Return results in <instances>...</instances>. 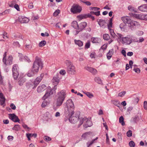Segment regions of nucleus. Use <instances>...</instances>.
Wrapping results in <instances>:
<instances>
[{
    "label": "nucleus",
    "instance_id": "nucleus-52",
    "mask_svg": "<svg viewBox=\"0 0 147 147\" xmlns=\"http://www.w3.org/2000/svg\"><path fill=\"white\" fill-rule=\"evenodd\" d=\"M16 1H13L11 3L9 4V6L10 7H13L14 6V5L16 4Z\"/></svg>",
    "mask_w": 147,
    "mask_h": 147
},
{
    "label": "nucleus",
    "instance_id": "nucleus-32",
    "mask_svg": "<svg viewBox=\"0 0 147 147\" xmlns=\"http://www.w3.org/2000/svg\"><path fill=\"white\" fill-rule=\"evenodd\" d=\"M88 18V17L87 14L80 15L77 16L78 18L80 20L86 18Z\"/></svg>",
    "mask_w": 147,
    "mask_h": 147
},
{
    "label": "nucleus",
    "instance_id": "nucleus-57",
    "mask_svg": "<svg viewBox=\"0 0 147 147\" xmlns=\"http://www.w3.org/2000/svg\"><path fill=\"white\" fill-rule=\"evenodd\" d=\"M90 42H88L87 43H86L85 45V49H87L89 48L90 46Z\"/></svg>",
    "mask_w": 147,
    "mask_h": 147
},
{
    "label": "nucleus",
    "instance_id": "nucleus-4",
    "mask_svg": "<svg viewBox=\"0 0 147 147\" xmlns=\"http://www.w3.org/2000/svg\"><path fill=\"white\" fill-rule=\"evenodd\" d=\"M42 78L41 76L38 77L35 80L34 83V87L32 86L33 85L31 84L30 83H28L27 84V87H28V86L32 88H36L41 81L42 80Z\"/></svg>",
    "mask_w": 147,
    "mask_h": 147
},
{
    "label": "nucleus",
    "instance_id": "nucleus-10",
    "mask_svg": "<svg viewBox=\"0 0 147 147\" xmlns=\"http://www.w3.org/2000/svg\"><path fill=\"white\" fill-rule=\"evenodd\" d=\"M18 20L21 23H26L28 22L29 20L27 17L20 16L18 18Z\"/></svg>",
    "mask_w": 147,
    "mask_h": 147
},
{
    "label": "nucleus",
    "instance_id": "nucleus-62",
    "mask_svg": "<svg viewBox=\"0 0 147 147\" xmlns=\"http://www.w3.org/2000/svg\"><path fill=\"white\" fill-rule=\"evenodd\" d=\"M14 7L18 11H20V8L19 5L17 4H15L14 5Z\"/></svg>",
    "mask_w": 147,
    "mask_h": 147
},
{
    "label": "nucleus",
    "instance_id": "nucleus-14",
    "mask_svg": "<svg viewBox=\"0 0 147 147\" xmlns=\"http://www.w3.org/2000/svg\"><path fill=\"white\" fill-rule=\"evenodd\" d=\"M85 68L86 70L90 72L93 75L96 74L97 73V70L92 67L87 66L85 67Z\"/></svg>",
    "mask_w": 147,
    "mask_h": 147
},
{
    "label": "nucleus",
    "instance_id": "nucleus-59",
    "mask_svg": "<svg viewBox=\"0 0 147 147\" xmlns=\"http://www.w3.org/2000/svg\"><path fill=\"white\" fill-rule=\"evenodd\" d=\"M47 102L46 101H44L42 103L41 106L42 107H45L47 105Z\"/></svg>",
    "mask_w": 147,
    "mask_h": 147
},
{
    "label": "nucleus",
    "instance_id": "nucleus-64",
    "mask_svg": "<svg viewBox=\"0 0 147 147\" xmlns=\"http://www.w3.org/2000/svg\"><path fill=\"white\" fill-rule=\"evenodd\" d=\"M44 140L46 141H49L51 140V138L49 137L46 136L44 138Z\"/></svg>",
    "mask_w": 147,
    "mask_h": 147
},
{
    "label": "nucleus",
    "instance_id": "nucleus-37",
    "mask_svg": "<svg viewBox=\"0 0 147 147\" xmlns=\"http://www.w3.org/2000/svg\"><path fill=\"white\" fill-rule=\"evenodd\" d=\"M36 73L35 72H34L32 70L31 71H29L27 73V75L28 76L31 77L33 76L34 74Z\"/></svg>",
    "mask_w": 147,
    "mask_h": 147
},
{
    "label": "nucleus",
    "instance_id": "nucleus-19",
    "mask_svg": "<svg viewBox=\"0 0 147 147\" xmlns=\"http://www.w3.org/2000/svg\"><path fill=\"white\" fill-rule=\"evenodd\" d=\"M122 41L124 43H126L128 44H130L131 42V39L128 37H124L122 38Z\"/></svg>",
    "mask_w": 147,
    "mask_h": 147
},
{
    "label": "nucleus",
    "instance_id": "nucleus-25",
    "mask_svg": "<svg viewBox=\"0 0 147 147\" xmlns=\"http://www.w3.org/2000/svg\"><path fill=\"white\" fill-rule=\"evenodd\" d=\"M0 100L1 105H3L5 101V99L2 93H0Z\"/></svg>",
    "mask_w": 147,
    "mask_h": 147
},
{
    "label": "nucleus",
    "instance_id": "nucleus-54",
    "mask_svg": "<svg viewBox=\"0 0 147 147\" xmlns=\"http://www.w3.org/2000/svg\"><path fill=\"white\" fill-rule=\"evenodd\" d=\"M129 145L131 147H134L135 146V144L134 142L131 141L129 142Z\"/></svg>",
    "mask_w": 147,
    "mask_h": 147
},
{
    "label": "nucleus",
    "instance_id": "nucleus-6",
    "mask_svg": "<svg viewBox=\"0 0 147 147\" xmlns=\"http://www.w3.org/2000/svg\"><path fill=\"white\" fill-rule=\"evenodd\" d=\"M52 91L53 90L51 89L50 87H48L46 93L42 97L43 99L45 100L51 95H52L53 93V92Z\"/></svg>",
    "mask_w": 147,
    "mask_h": 147
},
{
    "label": "nucleus",
    "instance_id": "nucleus-5",
    "mask_svg": "<svg viewBox=\"0 0 147 147\" xmlns=\"http://www.w3.org/2000/svg\"><path fill=\"white\" fill-rule=\"evenodd\" d=\"M81 7L77 4L74 5L70 9L71 11L74 13H80L81 11Z\"/></svg>",
    "mask_w": 147,
    "mask_h": 147
},
{
    "label": "nucleus",
    "instance_id": "nucleus-31",
    "mask_svg": "<svg viewBox=\"0 0 147 147\" xmlns=\"http://www.w3.org/2000/svg\"><path fill=\"white\" fill-rule=\"evenodd\" d=\"M19 80L18 81V84L19 85H22L25 81V78H20L19 79Z\"/></svg>",
    "mask_w": 147,
    "mask_h": 147
},
{
    "label": "nucleus",
    "instance_id": "nucleus-27",
    "mask_svg": "<svg viewBox=\"0 0 147 147\" xmlns=\"http://www.w3.org/2000/svg\"><path fill=\"white\" fill-rule=\"evenodd\" d=\"M111 101L113 105L118 107H119L120 105V102L118 100H112Z\"/></svg>",
    "mask_w": 147,
    "mask_h": 147
},
{
    "label": "nucleus",
    "instance_id": "nucleus-44",
    "mask_svg": "<svg viewBox=\"0 0 147 147\" xmlns=\"http://www.w3.org/2000/svg\"><path fill=\"white\" fill-rule=\"evenodd\" d=\"M46 44V42L45 40H43L40 42L39 44L40 47H42L45 46Z\"/></svg>",
    "mask_w": 147,
    "mask_h": 147
},
{
    "label": "nucleus",
    "instance_id": "nucleus-7",
    "mask_svg": "<svg viewBox=\"0 0 147 147\" xmlns=\"http://www.w3.org/2000/svg\"><path fill=\"white\" fill-rule=\"evenodd\" d=\"M87 25V23L86 22H83L80 23L78 27V29L76 31V34H77L79 32L82 31Z\"/></svg>",
    "mask_w": 147,
    "mask_h": 147
},
{
    "label": "nucleus",
    "instance_id": "nucleus-45",
    "mask_svg": "<svg viewBox=\"0 0 147 147\" xmlns=\"http://www.w3.org/2000/svg\"><path fill=\"white\" fill-rule=\"evenodd\" d=\"M32 48V46L31 43H30L28 44H26V45L25 48L26 49L30 50Z\"/></svg>",
    "mask_w": 147,
    "mask_h": 147
},
{
    "label": "nucleus",
    "instance_id": "nucleus-18",
    "mask_svg": "<svg viewBox=\"0 0 147 147\" xmlns=\"http://www.w3.org/2000/svg\"><path fill=\"white\" fill-rule=\"evenodd\" d=\"M139 25V23L136 21H135L131 20V22L128 24V26L131 28H132L134 26H138Z\"/></svg>",
    "mask_w": 147,
    "mask_h": 147
},
{
    "label": "nucleus",
    "instance_id": "nucleus-24",
    "mask_svg": "<svg viewBox=\"0 0 147 147\" xmlns=\"http://www.w3.org/2000/svg\"><path fill=\"white\" fill-rule=\"evenodd\" d=\"M113 49L110 50L109 52L107 53V56L108 59H110L112 57L113 53Z\"/></svg>",
    "mask_w": 147,
    "mask_h": 147
},
{
    "label": "nucleus",
    "instance_id": "nucleus-51",
    "mask_svg": "<svg viewBox=\"0 0 147 147\" xmlns=\"http://www.w3.org/2000/svg\"><path fill=\"white\" fill-rule=\"evenodd\" d=\"M85 94L90 98H92L93 96V95L92 94L90 93L89 92H86L85 93Z\"/></svg>",
    "mask_w": 147,
    "mask_h": 147
},
{
    "label": "nucleus",
    "instance_id": "nucleus-50",
    "mask_svg": "<svg viewBox=\"0 0 147 147\" xmlns=\"http://www.w3.org/2000/svg\"><path fill=\"white\" fill-rule=\"evenodd\" d=\"M126 93V92L125 91H123L119 93L118 95L119 96L122 97L125 95Z\"/></svg>",
    "mask_w": 147,
    "mask_h": 147
},
{
    "label": "nucleus",
    "instance_id": "nucleus-28",
    "mask_svg": "<svg viewBox=\"0 0 147 147\" xmlns=\"http://www.w3.org/2000/svg\"><path fill=\"white\" fill-rule=\"evenodd\" d=\"M95 12L94 11H91L90 13L87 14L88 18H91L93 20H94L95 18L94 17L92 16V15H95Z\"/></svg>",
    "mask_w": 147,
    "mask_h": 147
},
{
    "label": "nucleus",
    "instance_id": "nucleus-35",
    "mask_svg": "<svg viewBox=\"0 0 147 147\" xmlns=\"http://www.w3.org/2000/svg\"><path fill=\"white\" fill-rule=\"evenodd\" d=\"M18 66L16 65H13V67L12 68V71L13 73H19L17 70Z\"/></svg>",
    "mask_w": 147,
    "mask_h": 147
},
{
    "label": "nucleus",
    "instance_id": "nucleus-9",
    "mask_svg": "<svg viewBox=\"0 0 147 147\" xmlns=\"http://www.w3.org/2000/svg\"><path fill=\"white\" fill-rule=\"evenodd\" d=\"M52 82L53 85H55L54 89L55 90L57 89L56 86L58 84L59 82V78L58 76L57 75L56 76L54 77L52 80Z\"/></svg>",
    "mask_w": 147,
    "mask_h": 147
},
{
    "label": "nucleus",
    "instance_id": "nucleus-3",
    "mask_svg": "<svg viewBox=\"0 0 147 147\" xmlns=\"http://www.w3.org/2000/svg\"><path fill=\"white\" fill-rule=\"evenodd\" d=\"M65 63L67 66V72L71 74H74L76 72V68L73 63L70 61L67 60L65 61Z\"/></svg>",
    "mask_w": 147,
    "mask_h": 147
},
{
    "label": "nucleus",
    "instance_id": "nucleus-38",
    "mask_svg": "<svg viewBox=\"0 0 147 147\" xmlns=\"http://www.w3.org/2000/svg\"><path fill=\"white\" fill-rule=\"evenodd\" d=\"M134 17L143 20V15L136 14L134 15Z\"/></svg>",
    "mask_w": 147,
    "mask_h": 147
},
{
    "label": "nucleus",
    "instance_id": "nucleus-42",
    "mask_svg": "<svg viewBox=\"0 0 147 147\" xmlns=\"http://www.w3.org/2000/svg\"><path fill=\"white\" fill-rule=\"evenodd\" d=\"M109 30H110L111 36L113 37V38H115L117 35L114 32L113 30L111 29Z\"/></svg>",
    "mask_w": 147,
    "mask_h": 147
},
{
    "label": "nucleus",
    "instance_id": "nucleus-48",
    "mask_svg": "<svg viewBox=\"0 0 147 147\" xmlns=\"http://www.w3.org/2000/svg\"><path fill=\"white\" fill-rule=\"evenodd\" d=\"M60 10L59 9H57L53 13V16H57L60 13Z\"/></svg>",
    "mask_w": 147,
    "mask_h": 147
},
{
    "label": "nucleus",
    "instance_id": "nucleus-17",
    "mask_svg": "<svg viewBox=\"0 0 147 147\" xmlns=\"http://www.w3.org/2000/svg\"><path fill=\"white\" fill-rule=\"evenodd\" d=\"M122 20L125 23L127 24H128L131 22V20L129 16L123 17L122 18Z\"/></svg>",
    "mask_w": 147,
    "mask_h": 147
},
{
    "label": "nucleus",
    "instance_id": "nucleus-26",
    "mask_svg": "<svg viewBox=\"0 0 147 147\" xmlns=\"http://www.w3.org/2000/svg\"><path fill=\"white\" fill-rule=\"evenodd\" d=\"M74 42L75 44L78 45L79 47L83 46V42L80 40H74Z\"/></svg>",
    "mask_w": 147,
    "mask_h": 147
},
{
    "label": "nucleus",
    "instance_id": "nucleus-33",
    "mask_svg": "<svg viewBox=\"0 0 147 147\" xmlns=\"http://www.w3.org/2000/svg\"><path fill=\"white\" fill-rule=\"evenodd\" d=\"M45 115L43 117L44 119L47 121H48L50 119L49 118L50 115V114L49 113H46Z\"/></svg>",
    "mask_w": 147,
    "mask_h": 147
},
{
    "label": "nucleus",
    "instance_id": "nucleus-20",
    "mask_svg": "<svg viewBox=\"0 0 147 147\" xmlns=\"http://www.w3.org/2000/svg\"><path fill=\"white\" fill-rule=\"evenodd\" d=\"M92 124V122L90 120L86 118V120L85 124L84 125V127L85 128L90 127Z\"/></svg>",
    "mask_w": 147,
    "mask_h": 147
},
{
    "label": "nucleus",
    "instance_id": "nucleus-49",
    "mask_svg": "<svg viewBox=\"0 0 147 147\" xmlns=\"http://www.w3.org/2000/svg\"><path fill=\"white\" fill-rule=\"evenodd\" d=\"M100 9V8L96 7H90V10L95 11H97Z\"/></svg>",
    "mask_w": 147,
    "mask_h": 147
},
{
    "label": "nucleus",
    "instance_id": "nucleus-43",
    "mask_svg": "<svg viewBox=\"0 0 147 147\" xmlns=\"http://www.w3.org/2000/svg\"><path fill=\"white\" fill-rule=\"evenodd\" d=\"M94 80L96 82L99 84H101L102 81L100 78L98 77H96L94 79Z\"/></svg>",
    "mask_w": 147,
    "mask_h": 147
},
{
    "label": "nucleus",
    "instance_id": "nucleus-56",
    "mask_svg": "<svg viewBox=\"0 0 147 147\" xmlns=\"http://www.w3.org/2000/svg\"><path fill=\"white\" fill-rule=\"evenodd\" d=\"M133 70L136 73H139L140 72V70L139 68L137 67H135L133 69Z\"/></svg>",
    "mask_w": 147,
    "mask_h": 147
},
{
    "label": "nucleus",
    "instance_id": "nucleus-8",
    "mask_svg": "<svg viewBox=\"0 0 147 147\" xmlns=\"http://www.w3.org/2000/svg\"><path fill=\"white\" fill-rule=\"evenodd\" d=\"M13 59V57L11 56H9L8 58L7 59H5L4 60L3 59V61L4 63V64L5 65H10L12 63V60Z\"/></svg>",
    "mask_w": 147,
    "mask_h": 147
},
{
    "label": "nucleus",
    "instance_id": "nucleus-36",
    "mask_svg": "<svg viewBox=\"0 0 147 147\" xmlns=\"http://www.w3.org/2000/svg\"><path fill=\"white\" fill-rule=\"evenodd\" d=\"M112 18H111L109 22V24L108 25V28L109 30L111 29L112 28Z\"/></svg>",
    "mask_w": 147,
    "mask_h": 147
},
{
    "label": "nucleus",
    "instance_id": "nucleus-47",
    "mask_svg": "<svg viewBox=\"0 0 147 147\" xmlns=\"http://www.w3.org/2000/svg\"><path fill=\"white\" fill-rule=\"evenodd\" d=\"M126 24L124 22L123 23H121L119 26V27L121 30L124 29L125 28Z\"/></svg>",
    "mask_w": 147,
    "mask_h": 147
},
{
    "label": "nucleus",
    "instance_id": "nucleus-22",
    "mask_svg": "<svg viewBox=\"0 0 147 147\" xmlns=\"http://www.w3.org/2000/svg\"><path fill=\"white\" fill-rule=\"evenodd\" d=\"M91 40L93 43H99L101 41L100 38H92Z\"/></svg>",
    "mask_w": 147,
    "mask_h": 147
},
{
    "label": "nucleus",
    "instance_id": "nucleus-53",
    "mask_svg": "<svg viewBox=\"0 0 147 147\" xmlns=\"http://www.w3.org/2000/svg\"><path fill=\"white\" fill-rule=\"evenodd\" d=\"M90 56L91 58H95L96 57V53L94 52L92 53Z\"/></svg>",
    "mask_w": 147,
    "mask_h": 147
},
{
    "label": "nucleus",
    "instance_id": "nucleus-13",
    "mask_svg": "<svg viewBox=\"0 0 147 147\" xmlns=\"http://www.w3.org/2000/svg\"><path fill=\"white\" fill-rule=\"evenodd\" d=\"M9 119L14 122H19L20 119L18 117L14 114H9Z\"/></svg>",
    "mask_w": 147,
    "mask_h": 147
},
{
    "label": "nucleus",
    "instance_id": "nucleus-2",
    "mask_svg": "<svg viewBox=\"0 0 147 147\" xmlns=\"http://www.w3.org/2000/svg\"><path fill=\"white\" fill-rule=\"evenodd\" d=\"M42 67L43 64L41 59L36 57L32 66V69L33 71L36 73L38 72L39 69H42Z\"/></svg>",
    "mask_w": 147,
    "mask_h": 147
},
{
    "label": "nucleus",
    "instance_id": "nucleus-40",
    "mask_svg": "<svg viewBox=\"0 0 147 147\" xmlns=\"http://www.w3.org/2000/svg\"><path fill=\"white\" fill-rule=\"evenodd\" d=\"M119 122L121 123L122 125L123 126L125 125V123L124 121V118L122 116L120 117L119 119Z\"/></svg>",
    "mask_w": 147,
    "mask_h": 147
},
{
    "label": "nucleus",
    "instance_id": "nucleus-23",
    "mask_svg": "<svg viewBox=\"0 0 147 147\" xmlns=\"http://www.w3.org/2000/svg\"><path fill=\"white\" fill-rule=\"evenodd\" d=\"M79 124L78 125V127H79L81 125H82L83 123L84 122L85 123L86 120V117H80L79 118Z\"/></svg>",
    "mask_w": 147,
    "mask_h": 147
},
{
    "label": "nucleus",
    "instance_id": "nucleus-63",
    "mask_svg": "<svg viewBox=\"0 0 147 147\" xmlns=\"http://www.w3.org/2000/svg\"><path fill=\"white\" fill-rule=\"evenodd\" d=\"M144 108L145 110L147 109V101H144Z\"/></svg>",
    "mask_w": 147,
    "mask_h": 147
},
{
    "label": "nucleus",
    "instance_id": "nucleus-16",
    "mask_svg": "<svg viewBox=\"0 0 147 147\" xmlns=\"http://www.w3.org/2000/svg\"><path fill=\"white\" fill-rule=\"evenodd\" d=\"M46 88V87L45 85L42 84L41 86H39L37 89V91L39 93H40L45 90Z\"/></svg>",
    "mask_w": 147,
    "mask_h": 147
},
{
    "label": "nucleus",
    "instance_id": "nucleus-58",
    "mask_svg": "<svg viewBox=\"0 0 147 147\" xmlns=\"http://www.w3.org/2000/svg\"><path fill=\"white\" fill-rule=\"evenodd\" d=\"M127 135L129 137L131 136L132 135V131L130 130H129L127 133Z\"/></svg>",
    "mask_w": 147,
    "mask_h": 147
},
{
    "label": "nucleus",
    "instance_id": "nucleus-46",
    "mask_svg": "<svg viewBox=\"0 0 147 147\" xmlns=\"http://www.w3.org/2000/svg\"><path fill=\"white\" fill-rule=\"evenodd\" d=\"M22 126L26 130L29 131L30 129V128L28 127L27 125L25 124H23Z\"/></svg>",
    "mask_w": 147,
    "mask_h": 147
},
{
    "label": "nucleus",
    "instance_id": "nucleus-15",
    "mask_svg": "<svg viewBox=\"0 0 147 147\" xmlns=\"http://www.w3.org/2000/svg\"><path fill=\"white\" fill-rule=\"evenodd\" d=\"M65 99L57 97L56 104L57 107H60L61 105Z\"/></svg>",
    "mask_w": 147,
    "mask_h": 147
},
{
    "label": "nucleus",
    "instance_id": "nucleus-30",
    "mask_svg": "<svg viewBox=\"0 0 147 147\" xmlns=\"http://www.w3.org/2000/svg\"><path fill=\"white\" fill-rule=\"evenodd\" d=\"M71 26L72 27L75 28L77 29L78 27V23L76 21H73L71 24Z\"/></svg>",
    "mask_w": 147,
    "mask_h": 147
},
{
    "label": "nucleus",
    "instance_id": "nucleus-21",
    "mask_svg": "<svg viewBox=\"0 0 147 147\" xmlns=\"http://www.w3.org/2000/svg\"><path fill=\"white\" fill-rule=\"evenodd\" d=\"M138 9L141 11H147V6L146 4H144L139 7Z\"/></svg>",
    "mask_w": 147,
    "mask_h": 147
},
{
    "label": "nucleus",
    "instance_id": "nucleus-39",
    "mask_svg": "<svg viewBox=\"0 0 147 147\" xmlns=\"http://www.w3.org/2000/svg\"><path fill=\"white\" fill-rule=\"evenodd\" d=\"M103 39L106 40H109L110 38L109 35L108 34H105L103 35Z\"/></svg>",
    "mask_w": 147,
    "mask_h": 147
},
{
    "label": "nucleus",
    "instance_id": "nucleus-61",
    "mask_svg": "<svg viewBox=\"0 0 147 147\" xmlns=\"http://www.w3.org/2000/svg\"><path fill=\"white\" fill-rule=\"evenodd\" d=\"M144 40V39L142 37L139 38V40H137L136 41H135L136 42L138 43H140L143 42Z\"/></svg>",
    "mask_w": 147,
    "mask_h": 147
},
{
    "label": "nucleus",
    "instance_id": "nucleus-11",
    "mask_svg": "<svg viewBox=\"0 0 147 147\" xmlns=\"http://www.w3.org/2000/svg\"><path fill=\"white\" fill-rule=\"evenodd\" d=\"M68 114V117H69V120L70 122L72 123H76L78 120L79 117L76 116H72L74 114L71 115H69V113Z\"/></svg>",
    "mask_w": 147,
    "mask_h": 147
},
{
    "label": "nucleus",
    "instance_id": "nucleus-34",
    "mask_svg": "<svg viewBox=\"0 0 147 147\" xmlns=\"http://www.w3.org/2000/svg\"><path fill=\"white\" fill-rule=\"evenodd\" d=\"M98 139V137H97L95 139L91 141L88 142L87 143V145L88 146V147H90L91 145L94 143L95 140H97Z\"/></svg>",
    "mask_w": 147,
    "mask_h": 147
},
{
    "label": "nucleus",
    "instance_id": "nucleus-60",
    "mask_svg": "<svg viewBox=\"0 0 147 147\" xmlns=\"http://www.w3.org/2000/svg\"><path fill=\"white\" fill-rule=\"evenodd\" d=\"M88 133H85L82 136V137L84 139H86L88 137Z\"/></svg>",
    "mask_w": 147,
    "mask_h": 147
},
{
    "label": "nucleus",
    "instance_id": "nucleus-55",
    "mask_svg": "<svg viewBox=\"0 0 147 147\" xmlns=\"http://www.w3.org/2000/svg\"><path fill=\"white\" fill-rule=\"evenodd\" d=\"M19 73H13V77L15 80H16L18 78L19 76Z\"/></svg>",
    "mask_w": 147,
    "mask_h": 147
},
{
    "label": "nucleus",
    "instance_id": "nucleus-29",
    "mask_svg": "<svg viewBox=\"0 0 147 147\" xmlns=\"http://www.w3.org/2000/svg\"><path fill=\"white\" fill-rule=\"evenodd\" d=\"M105 20L100 19L98 22V24L100 27L105 26Z\"/></svg>",
    "mask_w": 147,
    "mask_h": 147
},
{
    "label": "nucleus",
    "instance_id": "nucleus-41",
    "mask_svg": "<svg viewBox=\"0 0 147 147\" xmlns=\"http://www.w3.org/2000/svg\"><path fill=\"white\" fill-rule=\"evenodd\" d=\"M20 126L18 125H16L13 128V129L16 131H18L20 129Z\"/></svg>",
    "mask_w": 147,
    "mask_h": 147
},
{
    "label": "nucleus",
    "instance_id": "nucleus-12",
    "mask_svg": "<svg viewBox=\"0 0 147 147\" xmlns=\"http://www.w3.org/2000/svg\"><path fill=\"white\" fill-rule=\"evenodd\" d=\"M57 95L58 97L65 99L66 97V93L65 91L62 90L57 93Z\"/></svg>",
    "mask_w": 147,
    "mask_h": 147
},
{
    "label": "nucleus",
    "instance_id": "nucleus-1",
    "mask_svg": "<svg viewBox=\"0 0 147 147\" xmlns=\"http://www.w3.org/2000/svg\"><path fill=\"white\" fill-rule=\"evenodd\" d=\"M64 109V112L67 114L69 113V115H71L74 113V105L72 100L69 99L63 105Z\"/></svg>",
    "mask_w": 147,
    "mask_h": 147
}]
</instances>
